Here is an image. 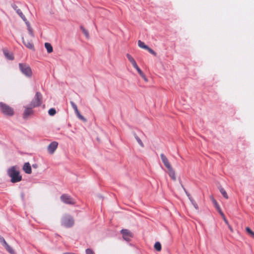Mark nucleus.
<instances>
[{
  "mask_svg": "<svg viewBox=\"0 0 254 254\" xmlns=\"http://www.w3.org/2000/svg\"><path fill=\"white\" fill-rule=\"evenodd\" d=\"M7 172L8 176L11 178L12 183H17L22 180V176L20 175V172L17 166H14L9 168Z\"/></svg>",
  "mask_w": 254,
  "mask_h": 254,
  "instance_id": "nucleus-1",
  "label": "nucleus"
},
{
  "mask_svg": "<svg viewBox=\"0 0 254 254\" xmlns=\"http://www.w3.org/2000/svg\"><path fill=\"white\" fill-rule=\"evenodd\" d=\"M0 109L1 112L5 115L12 116L14 115L13 109L5 103L0 102Z\"/></svg>",
  "mask_w": 254,
  "mask_h": 254,
  "instance_id": "nucleus-2",
  "label": "nucleus"
},
{
  "mask_svg": "<svg viewBox=\"0 0 254 254\" xmlns=\"http://www.w3.org/2000/svg\"><path fill=\"white\" fill-rule=\"evenodd\" d=\"M62 225L66 228L72 227L74 224V220L69 215H64L61 219Z\"/></svg>",
  "mask_w": 254,
  "mask_h": 254,
  "instance_id": "nucleus-3",
  "label": "nucleus"
},
{
  "mask_svg": "<svg viewBox=\"0 0 254 254\" xmlns=\"http://www.w3.org/2000/svg\"><path fill=\"white\" fill-rule=\"evenodd\" d=\"M19 66L20 71L25 76L30 77L32 75V72L30 67L26 64L20 63L19 64Z\"/></svg>",
  "mask_w": 254,
  "mask_h": 254,
  "instance_id": "nucleus-4",
  "label": "nucleus"
},
{
  "mask_svg": "<svg viewBox=\"0 0 254 254\" xmlns=\"http://www.w3.org/2000/svg\"><path fill=\"white\" fill-rule=\"evenodd\" d=\"M42 96L41 94L37 92L36 93L34 99L31 101L30 107L32 108H35L36 107H38L42 104Z\"/></svg>",
  "mask_w": 254,
  "mask_h": 254,
  "instance_id": "nucleus-5",
  "label": "nucleus"
},
{
  "mask_svg": "<svg viewBox=\"0 0 254 254\" xmlns=\"http://www.w3.org/2000/svg\"><path fill=\"white\" fill-rule=\"evenodd\" d=\"M61 199L64 203L66 204H73L75 203L74 200L70 196L65 194L61 195Z\"/></svg>",
  "mask_w": 254,
  "mask_h": 254,
  "instance_id": "nucleus-6",
  "label": "nucleus"
},
{
  "mask_svg": "<svg viewBox=\"0 0 254 254\" xmlns=\"http://www.w3.org/2000/svg\"><path fill=\"white\" fill-rule=\"evenodd\" d=\"M121 232L123 235V238L127 241H129L130 238L132 237V233L127 229H123Z\"/></svg>",
  "mask_w": 254,
  "mask_h": 254,
  "instance_id": "nucleus-7",
  "label": "nucleus"
},
{
  "mask_svg": "<svg viewBox=\"0 0 254 254\" xmlns=\"http://www.w3.org/2000/svg\"><path fill=\"white\" fill-rule=\"evenodd\" d=\"M58 146V143L57 141L51 142L48 146V151L50 154H53L57 149Z\"/></svg>",
  "mask_w": 254,
  "mask_h": 254,
  "instance_id": "nucleus-8",
  "label": "nucleus"
},
{
  "mask_svg": "<svg viewBox=\"0 0 254 254\" xmlns=\"http://www.w3.org/2000/svg\"><path fill=\"white\" fill-rule=\"evenodd\" d=\"M160 157L164 165L167 169L172 167L168 158L164 154L161 153L160 154Z\"/></svg>",
  "mask_w": 254,
  "mask_h": 254,
  "instance_id": "nucleus-9",
  "label": "nucleus"
},
{
  "mask_svg": "<svg viewBox=\"0 0 254 254\" xmlns=\"http://www.w3.org/2000/svg\"><path fill=\"white\" fill-rule=\"evenodd\" d=\"M23 170L25 173L30 174L32 173L31 167L29 162L25 163L23 166Z\"/></svg>",
  "mask_w": 254,
  "mask_h": 254,
  "instance_id": "nucleus-10",
  "label": "nucleus"
},
{
  "mask_svg": "<svg viewBox=\"0 0 254 254\" xmlns=\"http://www.w3.org/2000/svg\"><path fill=\"white\" fill-rule=\"evenodd\" d=\"M23 43L27 48L31 50H34V46L31 40L29 41L23 38Z\"/></svg>",
  "mask_w": 254,
  "mask_h": 254,
  "instance_id": "nucleus-11",
  "label": "nucleus"
},
{
  "mask_svg": "<svg viewBox=\"0 0 254 254\" xmlns=\"http://www.w3.org/2000/svg\"><path fill=\"white\" fill-rule=\"evenodd\" d=\"M31 107H26L24 113H23V118L24 119L27 118L30 115H32L33 113L32 109Z\"/></svg>",
  "mask_w": 254,
  "mask_h": 254,
  "instance_id": "nucleus-12",
  "label": "nucleus"
},
{
  "mask_svg": "<svg viewBox=\"0 0 254 254\" xmlns=\"http://www.w3.org/2000/svg\"><path fill=\"white\" fill-rule=\"evenodd\" d=\"M169 172V175L170 177V178L173 180L176 181V174L175 172L173 169L172 167L170 168L167 169Z\"/></svg>",
  "mask_w": 254,
  "mask_h": 254,
  "instance_id": "nucleus-13",
  "label": "nucleus"
},
{
  "mask_svg": "<svg viewBox=\"0 0 254 254\" xmlns=\"http://www.w3.org/2000/svg\"><path fill=\"white\" fill-rule=\"evenodd\" d=\"M14 9L16 11V12L17 14L20 16V17L26 22H27V19L24 16V15L23 14L21 10L19 8H18V7L17 6H15L14 7Z\"/></svg>",
  "mask_w": 254,
  "mask_h": 254,
  "instance_id": "nucleus-14",
  "label": "nucleus"
},
{
  "mask_svg": "<svg viewBox=\"0 0 254 254\" xmlns=\"http://www.w3.org/2000/svg\"><path fill=\"white\" fill-rule=\"evenodd\" d=\"M126 56L128 59V60L130 62V63L132 64V66L134 67V66H135L137 64L135 62V61L134 60V59H133V58L129 54H127L126 55Z\"/></svg>",
  "mask_w": 254,
  "mask_h": 254,
  "instance_id": "nucleus-15",
  "label": "nucleus"
},
{
  "mask_svg": "<svg viewBox=\"0 0 254 254\" xmlns=\"http://www.w3.org/2000/svg\"><path fill=\"white\" fill-rule=\"evenodd\" d=\"M3 246L5 247L7 251L9 252L10 254H14V252L12 249V248L10 246H9L6 242H4V244Z\"/></svg>",
  "mask_w": 254,
  "mask_h": 254,
  "instance_id": "nucleus-16",
  "label": "nucleus"
},
{
  "mask_svg": "<svg viewBox=\"0 0 254 254\" xmlns=\"http://www.w3.org/2000/svg\"><path fill=\"white\" fill-rule=\"evenodd\" d=\"M25 23H26V24L27 25L28 30V33H29V34L30 37L33 38L34 35V33H33L32 29L30 25V23L28 21L26 22Z\"/></svg>",
  "mask_w": 254,
  "mask_h": 254,
  "instance_id": "nucleus-17",
  "label": "nucleus"
},
{
  "mask_svg": "<svg viewBox=\"0 0 254 254\" xmlns=\"http://www.w3.org/2000/svg\"><path fill=\"white\" fill-rule=\"evenodd\" d=\"M45 47L46 49H47L48 53H51L53 52V47H52V45H51V44H50L49 43H45Z\"/></svg>",
  "mask_w": 254,
  "mask_h": 254,
  "instance_id": "nucleus-18",
  "label": "nucleus"
},
{
  "mask_svg": "<svg viewBox=\"0 0 254 254\" xmlns=\"http://www.w3.org/2000/svg\"><path fill=\"white\" fill-rule=\"evenodd\" d=\"M3 53H4V56L6 57V58L7 59L12 60L14 59L13 55L11 53H9L7 51L4 50Z\"/></svg>",
  "mask_w": 254,
  "mask_h": 254,
  "instance_id": "nucleus-19",
  "label": "nucleus"
},
{
  "mask_svg": "<svg viewBox=\"0 0 254 254\" xmlns=\"http://www.w3.org/2000/svg\"><path fill=\"white\" fill-rule=\"evenodd\" d=\"M138 46L140 48H142V49H145L146 50L148 48V46L147 45H146L145 44V43L140 41V40H139L138 41Z\"/></svg>",
  "mask_w": 254,
  "mask_h": 254,
  "instance_id": "nucleus-20",
  "label": "nucleus"
},
{
  "mask_svg": "<svg viewBox=\"0 0 254 254\" xmlns=\"http://www.w3.org/2000/svg\"><path fill=\"white\" fill-rule=\"evenodd\" d=\"M219 190L220 191V192L221 193V194L223 195V196L226 199H228V195L226 192V191H225V190L222 188H220L219 189Z\"/></svg>",
  "mask_w": 254,
  "mask_h": 254,
  "instance_id": "nucleus-21",
  "label": "nucleus"
},
{
  "mask_svg": "<svg viewBox=\"0 0 254 254\" xmlns=\"http://www.w3.org/2000/svg\"><path fill=\"white\" fill-rule=\"evenodd\" d=\"M154 248L155 249V250L156 251H157L158 252L160 251L161 250V244L158 242H156L154 245Z\"/></svg>",
  "mask_w": 254,
  "mask_h": 254,
  "instance_id": "nucleus-22",
  "label": "nucleus"
},
{
  "mask_svg": "<svg viewBox=\"0 0 254 254\" xmlns=\"http://www.w3.org/2000/svg\"><path fill=\"white\" fill-rule=\"evenodd\" d=\"M82 32L84 34V35L86 36V38H89V34L88 33V32L87 30H86L83 27L81 26L80 27Z\"/></svg>",
  "mask_w": 254,
  "mask_h": 254,
  "instance_id": "nucleus-23",
  "label": "nucleus"
},
{
  "mask_svg": "<svg viewBox=\"0 0 254 254\" xmlns=\"http://www.w3.org/2000/svg\"><path fill=\"white\" fill-rule=\"evenodd\" d=\"M211 200L217 210L221 209V208L219 206V204H218L217 202L213 197H212Z\"/></svg>",
  "mask_w": 254,
  "mask_h": 254,
  "instance_id": "nucleus-24",
  "label": "nucleus"
},
{
  "mask_svg": "<svg viewBox=\"0 0 254 254\" xmlns=\"http://www.w3.org/2000/svg\"><path fill=\"white\" fill-rule=\"evenodd\" d=\"M246 231L252 238H254V232L249 227H246Z\"/></svg>",
  "mask_w": 254,
  "mask_h": 254,
  "instance_id": "nucleus-25",
  "label": "nucleus"
},
{
  "mask_svg": "<svg viewBox=\"0 0 254 254\" xmlns=\"http://www.w3.org/2000/svg\"><path fill=\"white\" fill-rule=\"evenodd\" d=\"M70 104L75 113H78V110L76 104L72 101L70 102Z\"/></svg>",
  "mask_w": 254,
  "mask_h": 254,
  "instance_id": "nucleus-26",
  "label": "nucleus"
},
{
  "mask_svg": "<svg viewBox=\"0 0 254 254\" xmlns=\"http://www.w3.org/2000/svg\"><path fill=\"white\" fill-rule=\"evenodd\" d=\"M135 138L137 142L138 143V144L142 147H144V144H143L142 141H141V140L137 135H135Z\"/></svg>",
  "mask_w": 254,
  "mask_h": 254,
  "instance_id": "nucleus-27",
  "label": "nucleus"
},
{
  "mask_svg": "<svg viewBox=\"0 0 254 254\" xmlns=\"http://www.w3.org/2000/svg\"><path fill=\"white\" fill-rule=\"evenodd\" d=\"M48 113L50 116H54L56 113V111L54 108H51L49 110Z\"/></svg>",
  "mask_w": 254,
  "mask_h": 254,
  "instance_id": "nucleus-28",
  "label": "nucleus"
},
{
  "mask_svg": "<svg viewBox=\"0 0 254 254\" xmlns=\"http://www.w3.org/2000/svg\"><path fill=\"white\" fill-rule=\"evenodd\" d=\"M150 54L154 55V56H156V53H155V52H154L153 50H152L151 49H150L149 47H148L147 49H146Z\"/></svg>",
  "mask_w": 254,
  "mask_h": 254,
  "instance_id": "nucleus-29",
  "label": "nucleus"
},
{
  "mask_svg": "<svg viewBox=\"0 0 254 254\" xmlns=\"http://www.w3.org/2000/svg\"><path fill=\"white\" fill-rule=\"evenodd\" d=\"M190 201H191L192 202V204H193V205L194 206V207L196 209H197L198 208V205H197V204L196 203V202L191 198H190Z\"/></svg>",
  "mask_w": 254,
  "mask_h": 254,
  "instance_id": "nucleus-30",
  "label": "nucleus"
},
{
  "mask_svg": "<svg viewBox=\"0 0 254 254\" xmlns=\"http://www.w3.org/2000/svg\"><path fill=\"white\" fill-rule=\"evenodd\" d=\"M86 254H94L93 251L91 249H87L86 250Z\"/></svg>",
  "mask_w": 254,
  "mask_h": 254,
  "instance_id": "nucleus-31",
  "label": "nucleus"
},
{
  "mask_svg": "<svg viewBox=\"0 0 254 254\" xmlns=\"http://www.w3.org/2000/svg\"><path fill=\"white\" fill-rule=\"evenodd\" d=\"M77 117L81 120H85L84 117L80 114L79 111H78V113H76Z\"/></svg>",
  "mask_w": 254,
  "mask_h": 254,
  "instance_id": "nucleus-32",
  "label": "nucleus"
},
{
  "mask_svg": "<svg viewBox=\"0 0 254 254\" xmlns=\"http://www.w3.org/2000/svg\"><path fill=\"white\" fill-rule=\"evenodd\" d=\"M134 67L136 69L138 73H140L142 71L140 69V68L138 67L137 64L134 66Z\"/></svg>",
  "mask_w": 254,
  "mask_h": 254,
  "instance_id": "nucleus-33",
  "label": "nucleus"
},
{
  "mask_svg": "<svg viewBox=\"0 0 254 254\" xmlns=\"http://www.w3.org/2000/svg\"><path fill=\"white\" fill-rule=\"evenodd\" d=\"M0 242L3 245L4 244V242H6L4 239L0 235Z\"/></svg>",
  "mask_w": 254,
  "mask_h": 254,
  "instance_id": "nucleus-34",
  "label": "nucleus"
},
{
  "mask_svg": "<svg viewBox=\"0 0 254 254\" xmlns=\"http://www.w3.org/2000/svg\"><path fill=\"white\" fill-rule=\"evenodd\" d=\"M223 217V220H224V222H225V223H226L227 225H229V222H228V220H227V219L226 218L225 216H223V217Z\"/></svg>",
  "mask_w": 254,
  "mask_h": 254,
  "instance_id": "nucleus-35",
  "label": "nucleus"
},
{
  "mask_svg": "<svg viewBox=\"0 0 254 254\" xmlns=\"http://www.w3.org/2000/svg\"><path fill=\"white\" fill-rule=\"evenodd\" d=\"M218 211L219 212V213L220 214V215L222 216V217H223L224 216V213H223V212L221 210V209H220L219 210H218Z\"/></svg>",
  "mask_w": 254,
  "mask_h": 254,
  "instance_id": "nucleus-36",
  "label": "nucleus"
},
{
  "mask_svg": "<svg viewBox=\"0 0 254 254\" xmlns=\"http://www.w3.org/2000/svg\"><path fill=\"white\" fill-rule=\"evenodd\" d=\"M139 74L141 76L142 78L145 76L142 71L139 73Z\"/></svg>",
  "mask_w": 254,
  "mask_h": 254,
  "instance_id": "nucleus-37",
  "label": "nucleus"
},
{
  "mask_svg": "<svg viewBox=\"0 0 254 254\" xmlns=\"http://www.w3.org/2000/svg\"><path fill=\"white\" fill-rule=\"evenodd\" d=\"M139 74L141 76L142 78L145 76L142 71L139 73Z\"/></svg>",
  "mask_w": 254,
  "mask_h": 254,
  "instance_id": "nucleus-38",
  "label": "nucleus"
},
{
  "mask_svg": "<svg viewBox=\"0 0 254 254\" xmlns=\"http://www.w3.org/2000/svg\"><path fill=\"white\" fill-rule=\"evenodd\" d=\"M230 230L231 231V232H233V229L232 228V227L230 225V224H229V225H228Z\"/></svg>",
  "mask_w": 254,
  "mask_h": 254,
  "instance_id": "nucleus-39",
  "label": "nucleus"
},
{
  "mask_svg": "<svg viewBox=\"0 0 254 254\" xmlns=\"http://www.w3.org/2000/svg\"><path fill=\"white\" fill-rule=\"evenodd\" d=\"M143 79L146 81V82H147L148 81V79L146 77V76H145Z\"/></svg>",
  "mask_w": 254,
  "mask_h": 254,
  "instance_id": "nucleus-40",
  "label": "nucleus"
},
{
  "mask_svg": "<svg viewBox=\"0 0 254 254\" xmlns=\"http://www.w3.org/2000/svg\"><path fill=\"white\" fill-rule=\"evenodd\" d=\"M32 166L33 168H36V167H37L36 165H33Z\"/></svg>",
  "mask_w": 254,
  "mask_h": 254,
  "instance_id": "nucleus-41",
  "label": "nucleus"
}]
</instances>
